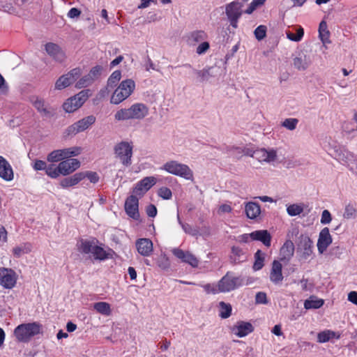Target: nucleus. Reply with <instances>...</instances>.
Returning <instances> with one entry per match:
<instances>
[{
  "label": "nucleus",
  "mask_w": 357,
  "mask_h": 357,
  "mask_svg": "<svg viewBox=\"0 0 357 357\" xmlns=\"http://www.w3.org/2000/svg\"><path fill=\"white\" fill-rule=\"evenodd\" d=\"M149 114V107L142 102H135L128 108H122L116 111L114 119L117 121L128 120L141 121Z\"/></svg>",
  "instance_id": "1"
},
{
  "label": "nucleus",
  "mask_w": 357,
  "mask_h": 357,
  "mask_svg": "<svg viewBox=\"0 0 357 357\" xmlns=\"http://www.w3.org/2000/svg\"><path fill=\"white\" fill-rule=\"evenodd\" d=\"M42 326L38 322L22 324L14 330V335L20 342H29L31 339L41 333Z\"/></svg>",
  "instance_id": "2"
},
{
  "label": "nucleus",
  "mask_w": 357,
  "mask_h": 357,
  "mask_svg": "<svg viewBox=\"0 0 357 357\" xmlns=\"http://www.w3.org/2000/svg\"><path fill=\"white\" fill-rule=\"evenodd\" d=\"M160 169L169 174L183 178L185 180L193 181L194 179V174L190 167L176 160L166 162Z\"/></svg>",
  "instance_id": "3"
},
{
  "label": "nucleus",
  "mask_w": 357,
  "mask_h": 357,
  "mask_svg": "<svg viewBox=\"0 0 357 357\" xmlns=\"http://www.w3.org/2000/svg\"><path fill=\"white\" fill-rule=\"evenodd\" d=\"M135 83L131 79L122 81L119 86L113 92L110 102L112 104L118 105L127 99L134 91Z\"/></svg>",
  "instance_id": "4"
},
{
  "label": "nucleus",
  "mask_w": 357,
  "mask_h": 357,
  "mask_svg": "<svg viewBox=\"0 0 357 357\" xmlns=\"http://www.w3.org/2000/svg\"><path fill=\"white\" fill-rule=\"evenodd\" d=\"M116 158L119 159L122 165L129 167L132 164L133 144L132 142L122 141L114 147Z\"/></svg>",
  "instance_id": "5"
},
{
  "label": "nucleus",
  "mask_w": 357,
  "mask_h": 357,
  "mask_svg": "<svg viewBox=\"0 0 357 357\" xmlns=\"http://www.w3.org/2000/svg\"><path fill=\"white\" fill-rule=\"evenodd\" d=\"M248 0H236L225 6V14L229 22L230 25L236 29L238 27V20L241 18L243 11V7L244 3Z\"/></svg>",
  "instance_id": "6"
},
{
  "label": "nucleus",
  "mask_w": 357,
  "mask_h": 357,
  "mask_svg": "<svg viewBox=\"0 0 357 357\" xmlns=\"http://www.w3.org/2000/svg\"><path fill=\"white\" fill-rule=\"evenodd\" d=\"M89 96V90H82L75 96L68 98L63 103V108L66 112H73L82 106Z\"/></svg>",
  "instance_id": "7"
},
{
  "label": "nucleus",
  "mask_w": 357,
  "mask_h": 357,
  "mask_svg": "<svg viewBox=\"0 0 357 357\" xmlns=\"http://www.w3.org/2000/svg\"><path fill=\"white\" fill-rule=\"evenodd\" d=\"M82 70L79 68H75L68 73L61 76L55 83V89L61 90L74 83L81 75Z\"/></svg>",
  "instance_id": "8"
},
{
  "label": "nucleus",
  "mask_w": 357,
  "mask_h": 357,
  "mask_svg": "<svg viewBox=\"0 0 357 357\" xmlns=\"http://www.w3.org/2000/svg\"><path fill=\"white\" fill-rule=\"evenodd\" d=\"M297 252L302 259H308L313 253V242L307 234H301L297 242Z\"/></svg>",
  "instance_id": "9"
},
{
  "label": "nucleus",
  "mask_w": 357,
  "mask_h": 357,
  "mask_svg": "<svg viewBox=\"0 0 357 357\" xmlns=\"http://www.w3.org/2000/svg\"><path fill=\"white\" fill-rule=\"evenodd\" d=\"M220 292H228L243 284V279L240 277H233L227 273L218 282Z\"/></svg>",
  "instance_id": "10"
},
{
  "label": "nucleus",
  "mask_w": 357,
  "mask_h": 357,
  "mask_svg": "<svg viewBox=\"0 0 357 357\" xmlns=\"http://www.w3.org/2000/svg\"><path fill=\"white\" fill-rule=\"evenodd\" d=\"M17 275L11 268H0V285L4 289H13L17 282Z\"/></svg>",
  "instance_id": "11"
},
{
  "label": "nucleus",
  "mask_w": 357,
  "mask_h": 357,
  "mask_svg": "<svg viewBox=\"0 0 357 357\" xmlns=\"http://www.w3.org/2000/svg\"><path fill=\"white\" fill-rule=\"evenodd\" d=\"M96 121V117L93 115L88 116L81 120L77 121L73 125L70 126L66 129L68 135H76L78 132L86 130L90 126L93 124Z\"/></svg>",
  "instance_id": "12"
},
{
  "label": "nucleus",
  "mask_w": 357,
  "mask_h": 357,
  "mask_svg": "<svg viewBox=\"0 0 357 357\" xmlns=\"http://www.w3.org/2000/svg\"><path fill=\"white\" fill-rule=\"evenodd\" d=\"M172 254L182 262L188 264L193 268L198 266L199 259L189 251H184L180 248H174Z\"/></svg>",
  "instance_id": "13"
},
{
  "label": "nucleus",
  "mask_w": 357,
  "mask_h": 357,
  "mask_svg": "<svg viewBox=\"0 0 357 357\" xmlns=\"http://www.w3.org/2000/svg\"><path fill=\"white\" fill-rule=\"evenodd\" d=\"M252 157L261 162H266L270 163L276 160L277 152L273 149H259L254 150V151L252 153Z\"/></svg>",
  "instance_id": "14"
},
{
  "label": "nucleus",
  "mask_w": 357,
  "mask_h": 357,
  "mask_svg": "<svg viewBox=\"0 0 357 357\" xmlns=\"http://www.w3.org/2000/svg\"><path fill=\"white\" fill-rule=\"evenodd\" d=\"M333 238L328 227L323 228L319 234L317 241V250L320 254H323L332 243Z\"/></svg>",
  "instance_id": "15"
},
{
  "label": "nucleus",
  "mask_w": 357,
  "mask_h": 357,
  "mask_svg": "<svg viewBox=\"0 0 357 357\" xmlns=\"http://www.w3.org/2000/svg\"><path fill=\"white\" fill-rule=\"evenodd\" d=\"M139 200L136 196L130 195L125 202V210L127 215L134 220H138L139 213L138 210Z\"/></svg>",
  "instance_id": "16"
},
{
  "label": "nucleus",
  "mask_w": 357,
  "mask_h": 357,
  "mask_svg": "<svg viewBox=\"0 0 357 357\" xmlns=\"http://www.w3.org/2000/svg\"><path fill=\"white\" fill-rule=\"evenodd\" d=\"M254 327L250 322L238 321L231 328V331L238 337H243L251 333Z\"/></svg>",
  "instance_id": "17"
},
{
  "label": "nucleus",
  "mask_w": 357,
  "mask_h": 357,
  "mask_svg": "<svg viewBox=\"0 0 357 357\" xmlns=\"http://www.w3.org/2000/svg\"><path fill=\"white\" fill-rule=\"evenodd\" d=\"M137 252L143 257H149L153 250V242L149 238H139L135 242Z\"/></svg>",
  "instance_id": "18"
},
{
  "label": "nucleus",
  "mask_w": 357,
  "mask_h": 357,
  "mask_svg": "<svg viewBox=\"0 0 357 357\" xmlns=\"http://www.w3.org/2000/svg\"><path fill=\"white\" fill-rule=\"evenodd\" d=\"M61 174L67 176L75 172L80 167V162L75 158L68 159L59 162Z\"/></svg>",
  "instance_id": "19"
},
{
  "label": "nucleus",
  "mask_w": 357,
  "mask_h": 357,
  "mask_svg": "<svg viewBox=\"0 0 357 357\" xmlns=\"http://www.w3.org/2000/svg\"><path fill=\"white\" fill-rule=\"evenodd\" d=\"M0 177L6 181H11L14 178V172L10 164L1 155H0Z\"/></svg>",
  "instance_id": "20"
},
{
  "label": "nucleus",
  "mask_w": 357,
  "mask_h": 357,
  "mask_svg": "<svg viewBox=\"0 0 357 357\" xmlns=\"http://www.w3.org/2000/svg\"><path fill=\"white\" fill-rule=\"evenodd\" d=\"M156 183V178L153 176H147L139 181L134 188V192L137 195H144L153 185Z\"/></svg>",
  "instance_id": "21"
},
{
  "label": "nucleus",
  "mask_w": 357,
  "mask_h": 357,
  "mask_svg": "<svg viewBox=\"0 0 357 357\" xmlns=\"http://www.w3.org/2000/svg\"><path fill=\"white\" fill-rule=\"evenodd\" d=\"M208 39V34L204 30H194L186 36V42L190 46H195Z\"/></svg>",
  "instance_id": "22"
},
{
  "label": "nucleus",
  "mask_w": 357,
  "mask_h": 357,
  "mask_svg": "<svg viewBox=\"0 0 357 357\" xmlns=\"http://www.w3.org/2000/svg\"><path fill=\"white\" fill-rule=\"evenodd\" d=\"M45 51L50 56L57 61L62 62L66 59L65 53L61 47L55 43H47L45 45Z\"/></svg>",
  "instance_id": "23"
},
{
  "label": "nucleus",
  "mask_w": 357,
  "mask_h": 357,
  "mask_svg": "<svg viewBox=\"0 0 357 357\" xmlns=\"http://www.w3.org/2000/svg\"><path fill=\"white\" fill-rule=\"evenodd\" d=\"M282 270V264L278 261L274 260L270 273V280L275 284H280L283 280Z\"/></svg>",
  "instance_id": "24"
},
{
  "label": "nucleus",
  "mask_w": 357,
  "mask_h": 357,
  "mask_svg": "<svg viewBox=\"0 0 357 357\" xmlns=\"http://www.w3.org/2000/svg\"><path fill=\"white\" fill-rule=\"evenodd\" d=\"M29 100L42 116H50L51 115V112L48 109L44 99L37 96H32L29 98Z\"/></svg>",
  "instance_id": "25"
},
{
  "label": "nucleus",
  "mask_w": 357,
  "mask_h": 357,
  "mask_svg": "<svg viewBox=\"0 0 357 357\" xmlns=\"http://www.w3.org/2000/svg\"><path fill=\"white\" fill-rule=\"evenodd\" d=\"M231 263L238 264L247 260L246 252L238 246H233L229 256Z\"/></svg>",
  "instance_id": "26"
},
{
  "label": "nucleus",
  "mask_w": 357,
  "mask_h": 357,
  "mask_svg": "<svg viewBox=\"0 0 357 357\" xmlns=\"http://www.w3.org/2000/svg\"><path fill=\"white\" fill-rule=\"evenodd\" d=\"M251 239L259 241L266 247L271 245V236L267 230H257L250 233Z\"/></svg>",
  "instance_id": "27"
},
{
  "label": "nucleus",
  "mask_w": 357,
  "mask_h": 357,
  "mask_svg": "<svg viewBox=\"0 0 357 357\" xmlns=\"http://www.w3.org/2000/svg\"><path fill=\"white\" fill-rule=\"evenodd\" d=\"M245 212L249 219H256L261 213V208L258 203L249 202L245 206Z\"/></svg>",
  "instance_id": "28"
},
{
  "label": "nucleus",
  "mask_w": 357,
  "mask_h": 357,
  "mask_svg": "<svg viewBox=\"0 0 357 357\" xmlns=\"http://www.w3.org/2000/svg\"><path fill=\"white\" fill-rule=\"evenodd\" d=\"M294 244L291 240H287L280 248L281 260L289 261L294 253Z\"/></svg>",
  "instance_id": "29"
},
{
  "label": "nucleus",
  "mask_w": 357,
  "mask_h": 357,
  "mask_svg": "<svg viewBox=\"0 0 357 357\" xmlns=\"http://www.w3.org/2000/svg\"><path fill=\"white\" fill-rule=\"evenodd\" d=\"M82 174L79 172L73 174L70 177L65 178L60 181V185L63 188L74 186L82 181Z\"/></svg>",
  "instance_id": "30"
},
{
  "label": "nucleus",
  "mask_w": 357,
  "mask_h": 357,
  "mask_svg": "<svg viewBox=\"0 0 357 357\" xmlns=\"http://www.w3.org/2000/svg\"><path fill=\"white\" fill-rule=\"evenodd\" d=\"M330 31L328 29L327 23L325 21H321L319 26V37L324 44H330Z\"/></svg>",
  "instance_id": "31"
},
{
  "label": "nucleus",
  "mask_w": 357,
  "mask_h": 357,
  "mask_svg": "<svg viewBox=\"0 0 357 357\" xmlns=\"http://www.w3.org/2000/svg\"><path fill=\"white\" fill-rule=\"evenodd\" d=\"M32 250V245L30 243H23L13 248L12 252L15 257L20 258L22 255L28 254Z\"/></svg>",
  "instance_id": "32"
},
{
  "label": "nucleus",
  "mask_w": 357,
  "mask_h": 357,
  "mask_svg": "<svg viewBox=\"0 0 357 357\" xmlns=\"http://www.w3.org/2000/svg\"><path fill=\"white\" fill-rule=\"evenodd\" d=\"M110 251L111 250L107 252L102 247L96 245L94 250H93L92 255L94 257V259L103 261L112 257Z\"/></svg>",
  "instance_id": "33"
},
{
  "label": "nucleus",
  "mask_w": 357,
  "mask_h": 357,
  "mask_svg": "<svg viewBox=\"0 0 357 357\" xmlns=\"http://www.w3.org/2000/svg\"><path fill=\"white\" fill-rule=\"evenodd\" d=\"M335 159L343 165H347L354 159V155L346 150H340L336 152Z\"/></svg>",
  "instance_id": "34"
},
{
  "label": "nucleus",
  "mask_w": 357,
  "mask_h": 357,
  "mask_svg": "<svg viewBox=\"0 0 357 357\" xmlns=\"http://www.w3.org/2000/svg\"><path fill=\"white\" fill-rule=\"evenodd\" d=\"M62 159L68 158L72 156H76L80 154L82 151V149L78 146H73L70 148L63 149H59Z\"/></svg>",
  "instance_id": "35"
},
{
  "label": "nucleus",
  "mask_w": 357,
  "mask_h": 357,
  "mask_svg": "<svg viewBox=\"0 0 357 357\" xmlns=\"http://www.w3.org/2000/svg\"><path fill=\"white\" fill-rule=\"evenodd\" d=\"M265 253L261 250H258L255 254V263L253 264V269L255 271L261 270L264 266Z\"/></svg>",
  "instance_id": "36"
},
{
  "label": "nucleus",
  "mask_w": 357,
  "mask_h": 357,
  "mask_svg": "<svg viewBox=\"0 0 357 357\" xmlns=\"http://www.w3.org/2000/svg\"><path fill=\"white\" fill-rule=\"evenodd\" d=\"M121 78V73L120 70L114 71L112 75L109 76L107 83L106 89L109 90V89L114 88L117 83L120 81Z\"/></svg>",
  "instance_id": "37"
},
{
  "label": "nucleus",
  "mask_w": 357,
  "mask_h": 357,
  "mask_svg": "<svg viewBox=\"0 0 357 357\" xmlns=\"http://www.w3.org/2000/svg\"><path fill=\"white\" fill-rule=\"evenodd\" d=\"M324 301L321 298H310L307 299L304 303V307L307 310L308 309H319L323 306Z\"/></svg>",
  "instance_id": "38"
},
{
  "label": "nucleus",
  "mask_w": 357,
  "mask_h": 357,
  "mask_svg": "<svg viewBox=\"0 0 357 357\" xmlns=\"http://www.w3.org/2000/svg\"><path fill=\"white\" fill-rule=\"evenodd\" d=\"M219 316L222 319H227L231 316L232 307L229 303H226L224 301H221L219 303Z\"/></svg>",
  "instance_id": "39"
},
{
  "label": "nucleus",
  "mask_w": 357,
  "mask_h": 357,
  "mask_svg": "<svg viewBox=\"0 0 357 357\" xmlns=\"http://www.w3.org/2000/svg\"><path fill=\"white\" fill-rule=\"evenodd\" d=\"M94 310L103 315H109L111 314L110 305L106 302H98L93 305Z\"/></svg>",
  "instance_id": "40"
},
{
  "label": "nucleus",
  "mask_w": 357,
  "mask_h": 357,
  "mask_svg": "<svg viewBox=\"0 0 357 357\" xmlns=\"http://www.w3.org/2000/svg\"><path fill=\"white\" fill-rule=\"evenodd\" d=\"M96 245L93 241L87 240H82L79 245V250L84 254H89L93 252Z\"/></svg>",
  "instance_id": "41"
},
{
  "label": "nucleus",
  "mask_w": 357,
  "mask_h": 357,
  "mask_svg": "<svg viewBox=\"0 0 357 357\" xmlns=\"http://www.w3.org/2000/svg\"><path fill=\"white\" fill-rule=\"evenodd\" d=\"M293 65L298 70H305L308 68L310 63L306 56L296 57L294 59Z\"/></svg>",
  "instance_id": "42"
},
{
  "label": "nucleus",
  "mask_w": 357,
  "mask_h": 357,
  "mask_svg": "<svg viewBox=\"0 0 357 357\" xmlns=\"http://www.w3.org/2000/svg\"><path fill=\"white\" fill-rule=\"evenodd\" d=\"M211 68H204L202 70H193V72L197 75V79L199 82L208 81L211 77L210 70Z\"/></svg>",
  "instance_id": "43"
},
{
  "label": "nucleus",
  "mask_w": 357,
  "mask_h": 357,
  "mask_svg": "<svg viewBox=\"0 0 357 357\" xmlns=\"http://www.w3.org/2000/svg\"><path fill=\"white\" fill-rule=\"evenodd\" d=\"M303 204H290L287 208V212L290 216H296L301 214L303 212Z\"/></svg>",
  "instance_id": "44"
},
{
  "label": "nucleus",
  "mask_w": 357,
  "mask_h": 357,
  "mask_svg": "<svg viewBox=\"0 0 357 357\" xmlns=\"http://www.w3.org/2000/svg\"><path fill=\"white\" fill-rule=\"evenodd\" d=\"M296 33H294L291 31H286V35L288 39L295 42H299L302 40L304 35V29L299 26L296 29Z\"/></svg>",
  "instance_id": "45"
},
{
  "label": "nucleus",
  "mask_w": 357,
  "mask_h": 357,
  "mask_svg": "<svg viewBox=\"0 0 357 357\" xmlns=\"http://www.w3.org/2000/svg\"><path fill=\"white\" fill-rule=\"evenodd\" d=\"M335 335V332L329 330L321 331L317 334V341L320 343L328 342Z\"/></svg>",
  "instance_id": "46"
},
{
  "label": "nucleus",
  "mask_w": 357,
  "mask_h": 357,
  "mask_svg": "<svg viewBox=\"0 0 357 357\" xmlns=\"http://www.w3.org/2000/svg\"><path fill=\"white\" fill-rule=\"evenodd\" d=\"M93 80L88 74L80 78L75 84V87L82 89L87 87L93 83Z\"/></svg>",
  "instance_id": "47"
},
{
  "label": "nucleus",
  "mask_w": 357,
  "mask_h": 357,
  "mask_svg": "<svg viewBox=\"0 0 357 357\" xmlns=\"http://www.w3.org/2000/svg\"><path fill=\"white\" fill-rule=\"evenodd\" d=\"M177 220L178 224L181 226L183 231L191 236H197L198 234V230L193 229L189 224L184 223L181 221L179 214L177 215Z\"/></svg>",
  "instance_id": "48"
},
{
  "label": "nucleus",
  "mask_w": 357,
  "mask_h": 357,
  "mask_svg": "<svg viewBox=\"0 0 357 357\" xmlns=\"http://www.w3.org/2000/svg\"><path fill=\"white\" fill-rule=\"evenodd\" d=\"M45 173L50 178H56L61 174L59 165H58V167H55L54 165H50L47 166Z\"/></svg>",
  "instance_id": "49"
},
{
  "label": "nucleus",
  "mask_w": 357,
  "mask_h": 357,
  "mask_svg": "<svg viewBox=\"0 0 357 357\" xmlns=\"http://www.w3.org/2000/svg\"><path fill=\"white\" fill-rule=\"evenodd\" d=\"M357 215V211L356 208L351 204L345 206L343 217L346 219H354Z\"/></svg>",
  "instance_id": "50"
},
{
  "label": "nucleus",
  "mask_w": 357,
  "mask_h": 357,
  "mask_svg": "<svg viewBox=\"0 0 357 357\" xmlns=\"http://www.w3.org/2000/svg\"><path fill=\"white\" fill-rule=\"evenodd\" d=\"M298 123V120L297 119L289 118V119H284L282 121V126L289 130H294L296 129Z\"/></svg>",
  "instance_id": "51"
},
{
  "label": "nucleus",
  "mask_w": 357,
  "mask_h": 357,
  "mask_svg": "<svg viewBox=\"0 0 357 357\" xmlns=\"http://www.w3.org/2000/svg\"><path fill=\"white\" fill-rule=\"evenodd\" d=\"M79 174H82V180L85 178H87L91 183H96L99 181V176L95 172L86 171L84 172H79Z\"/></svg>",
  "instance_id": "52"
},
{
  "label": "nucleus",
  "mask_w": 357,
  "mask_h": 357,
  "mask_svg": "<svg viewBox=\"0 0 357 357\" xmlns=\"http://www.w3.org/2000/svg\"><path fill=\"white\" fill-rule=\"evenodd\" d=\"M266 26L264 25H259V26H257L254 31L255 38L258 40H263L266 37Z\"/></svg>",
  "instance_id": "53"
},
{
  "label": "nucleus",
  "mask_w": 357,
  "mask_h": 357,
  "mask_svg": "<svg viewBox=\"0 0 357 357\" xmlns=\"http://www.w3.org/2000/svg\"><path fill=\"white\" fill-rule=\"evenodd\" d=\"M200 286L204 289V291L207 294H216L220 292V290H219L218 284H206Z\"/></svg>",
  "instance_id": "54"
},
{
  "label": "nucleus",
  "mask_w": 357,
  "mask_h": 357,
  "mask_svg": "<svg viewBox=\"0 0 357 357\" xmlns=\"http://www.w3.org/2000/svg\"><path fill=\"white\" fill-rule=\"evenodd\" d=\"M158 195L163 199H170L172 197V192L167 187H162L158 190Z\"/></svg>",
  "instance_id": "55"
},
{
  "label": "nucleus",
  "mask_w": 357,
  "mask_h": 357,
  "mask_svg": "<svg viewBox=\"0 0 357 357\" xmlns=\"http://www.w3.org/2000/svg\"><path fill=\"white\" fill-rule=\"evenodd\" d=\"M47 161L50 162H59L62 160L61 155L59 150H54L48 154L47 157Z\"/></svg>",
  "instance_id": "56"
},
{
  "label": "nucleus",
  "mask_w": 357,
  "mask_h": 357,
  "mask_svg": "<svg viewBox=\"0 0 357 357\" xmlns=\"http://www.w3.org/2000/svg\"><path fill=\"white\" fill-rule=\"evenodd\" d=\"M210 48V44L208 41L204 40L197 46L196 53L199 55L205 54Z\"/></svg>",
  "instance_id": "57"
},
{
  "label": "nucleus",
  "mask_w": 357,
  "mask_h": 357,
  "mask_svg": "<svg viewBox=\"0 0 357 357\" xmlns=\"http://www.w3.org/2000/svg\"><path fill=\"white\" fill-rule=\"evenodd\" d=\"M332 220V216L329 211L328 210H324L321 213V223L322 225H327L329 224Z\"/></svg>",
  "instance_id": "58"
},
{
  "label": "nucleus",
  "mask_w": 357,
  "mask_h": 357,
  "mask_svg": "<svg viewBox=\"0 0 357 357\" xmlns=\"http://www.w3.org/2000/svg\"><path fill=\"white\" fill-rule=\"evenodd\" d=\"M32 167L33 169L36 171L45 170L47 167V164L43 160H36Z\"/></svg>",
  "instance_id": "59"
},
{
  "label": "nucleus",
  "mask_w": 357,
  "mask_h": 357,
  "mask_svg": "<svg viewBox=\"0 0 357 357\" xmlns=\"http://www.w3.org/2000/svg\"><path fill=\"white\" fill-rule=\"evenodd\" d=\"M255 301L259 304L268 303L266 294L264 292H258L255 296Z\"/></svg>",
  "instance_id": "60"
},
{
  "label": "nucleus",
  "mask_w": 357,
  "mask_h": 357,
  "mask_svg": "<svg viewBox=\"0 0 357 357\" xmlns=\"http://www.w3.org/2000/svg\"><path fill=\"white\" fill-rule=\"evenodd\" d=\"M101 69V67L98 66H95L90 70L88 75H90L91 78H92L93 81H95V79L100 75Z\"/></svg>",
  "instance_id": "61"
},
{
  "label": "nucleus",
  "mask_w": 357,
  "mask_h": 357,
  "mask_svg": "<svg viewBox=\"0 0 357 357\" xmlns=\"http://www.w3.org/2000/svg\"><path fill=\"white\" fill-rule=\"evenodd\" d=\"M146 213L148 216L154 218L157 215V208L153 204H149L146 208Z\"/></svg>",
  "instance_id": "62"
},
{
  "label": "nucleus",
  "mask_w": 357,
  "mask_h": 357,
  "mask_svg": "<svg viewBox=\"0 0 357 357\" xmlns=\"http://www.w3.org/2000/svg\"><path fill=\"white\" fill-rule=\"evenodd\" d=\"M80 15H81V10H79L77 8H72L68 11V13L67 14V16L69 18H72L73 19V18L78 17Z\"/></svg>",
  "instance_id": "63"
},
{
  "label": "nucleus",
  "mask_w": 357,
  "mask_h": 357,
  "mask_svg": "<svg viewBox=\"0 0 357 357\" xmlns=\"http://www.w3.org/2000/svg\"><path fill=\"white\" fill-rule=\"evenodd\" d=\"M0 241L3 243L8 241V232L3 226L0 227Z\"/></svg>",
  "instance_id": "64"
}]
</instances>
